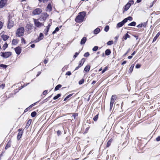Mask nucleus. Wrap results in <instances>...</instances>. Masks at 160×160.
<instances>
[{"label":"nucleus","instance_id":"f704fd0d","mask_svg":"<svg viewBox=\"0 0 160 160\" xmlns=\"http://www.w3.org/2000/svg\"><path fill=\"white\" fill-rule=\"evenodd\" d=\"M32 122V120L31 119H29L28 122H27L26 125V126H28V127L31 124Z\"/></svg>","mask_w":160,"mask_h":160},{"label":"nucleus","instance_id":"bf43d9fd","mask_svg":"<svg viewBox=\"0 0 160 160\" xmlns=\"http://www.w3.org/2000/svg\"><path fill=\"white\" fill-rule=\"evenodd\" d=\"M51 25L50 24V23L47 26L46 28L49 30V28H50V27L51 26Z\"/></svg>","mask_w":160,"mask_h":160},{"label":"nucleus","instance_id":"2eb2a0df","mask_svg":"<svg viewBox=\"0 0 160 160\" xmlns=\"http://www.w3.org/2000/svg\"><path fill=\"white\" fill-rule=\"evenodd\" d=\"M87 40V38L85 37H83L81 39L80 42V44L81 45L85 44Z\"/></svg>","mask_w":160,"mask_h":160},{"label":"nucleus","instance_id":"cd10ccee","mask_svg":"<svg viewBox=\"0 0 160 160\" xmlns=\"http://www.w3.org/2000/svg\"><path fill=\"white\" fill-rule=\"evenodd\" d=\"M136 25V22H135L133 21L131 23H129L128 25L129 26H135Z\"/></svg>","mask_w":160,"mask_h":160},{"label":"nucleus","instance_id":"20e7f679","mask_svg":"<svg viewBox=\"0 0 160 160\" xmlns=\"http://www.w3.org/2000/svg\"><path fill=\"white\" fill-rule=\"evenodd\" d=\"M33 21L34 22V24L35 25V27L34 29H36V28L35 27H37L39 28L41 27V26H43L44 25L42 23H41L40 22L38 19H33Z\"/></svg>","mask_w":160,"mask_h":160},{"label":"nucleus","instance_id":"5fc2aeb1","mask_svg":"<svg viewBox=\"0 0 160 160\" xmlns=\"http://www.w3.org/2000/svg\"><path fill=\"white\" fill-rule=\"evenodd\" d=\"M5 87V84H2L0 86V88H2L3 89Z\"/></svg>","mask_w":160,"mask_h":160},{"label":"nucleus","instance_id":"6ab92c4d","mask_svg":"<svg viewBox=\"0 0 160 160\" xmlns=\"http://www.w3.org/2000/svg\"><path fill=\"white\" fill-rule=\"evenodd\" d=\"M47 11H51L52 10V7L51 4H48L47 6Z\"/></svg>","mask_w":160,"mask_h":160},{"label":"nucleus","instance_id":"e2e57ef3","mask_svg":"<svg viewBox=\"0 0 160 160\" xmlns=\"http://www.w3.org/2000/svg\"><path fill=\"white\" fill-rule=\"evenodd\" d=\"M110 145V142L109 141L107 143V147H108Z\"/></svg>","mask_w":160,"mask_h":160},{"label":"nucleus","instance_id":"09e8293b","mask_svg":"<svg viewBox=\"0 0 160 160\" xmlns=\"http://www.w3.org/2000/svg\"><path fill=\"white\" fill-rule=\"evenodd\" d=\"M85 61V59L84 58H82L81 60L80 61V62H82V63L83 64L84 62Z\"/></svg>","mask_w":160,"mask_h":160},{"label":"nucleus","instance_id":"c756f323","mask_svg":"<svg viewBox=\"0 0 160 160\" xmlns=\"http://www.w3.org/2000/svg\"><path fill=\"white\" fill-rule=\"evenodd\" d=\"M8 46V44L6 43L5 44H4L2 47V48L3 49V50H5V49L7 48Z\"/></svg>","mask_w":160,"mask_h":160},{"label":"nucleus","instance_id":"4468645a","mask_svg":"<svg viewBox=\"0 0 160 160\" xmlns=\"http://www.w3.org/2000/svg\"><path fill=\"white\" fill-rule=\"evenodd\" d=\"M131 4L129 2L128 3L124 6V10L125 11H127L130 8L131 6Z\"/></svg>","mask_w":160,"mask_h":160},{"label":"nucleus","instance_id":"58836bf2","mask_svg":"<svg viewBox=\"0 0 160 160\" xmlns=\"http://www.w3.org/2000/svg\"><path fill=\"white\" fill-rule=\"evenodd\" d=\"M0 67L3 68H6L7 67V66L5 64H0Z\"/></svg>","mask_w":160,"mask_h":160},{"label":"nucleus","instance_id":"de8ad7c7","mask_svg":"<svg viewBox=\"0 0 160 160\" xmlns=\"http://www.w3.org/2000/svg\"><path fill=\"white\" fill-rule=\"evenodd\" d=\"M141 67V65L139 64H137L136 65L135 67L137 68H139Z\"/></svg>","mask_w":160,"mask_h":160},{"label":"nucleus","instance_id":"f8f14e48","mask_svg":"<svg viewBox=\"0 0 160 160\" xmlns=\"http://www.w3.org/2000/svg\"><path fill=\"white\" fill-rule=\"evenodd\" d=\"M116 98L117 97L116 95H112L111 98L110 103H114Z\"/></svg>","mask_w":160,"mask_h":160},{"label":"nucleus","instance_id":"423d86ee","mask_svg":"<svg viewBox=\"0 0 160 160\" xmlns=\"http://www.w3.org/2000/svg\"><path fill=\"white\" fill-rule=\"evenodd\" d=\"M25 28L27 32H28L33 29V26L32 24H27Z\"/></svg>","mask_w":160,"mask_h":160},{"label":"nucleus","instance_id":"c85d7f7f","mask_svg":"<svg viewBox=\"0 0 160 160\" xmlns=\"http://www.w3.org/2000/svg\"><path fill=\"white\" fill-rule=\"evenodd\" d=\"M61 96V94H58L56 96H55L54 97L53 99L54 100H56L58 98L60 97Z\"/></svg>","mask_w":160,"mask_h":160},{"label":"nucleus","instance_id":"69168bd1","mask_svg":"<svg viewBox=\"0 0 160 160\" xmlns=\"http://www.w3.org/2000/svg\"><path fill=\"white\" fill-rule=\"evenodd\" d=\"M49 99L48 98H46V99H44V100H43V102H47V101H48V100H49Z\"/></svg>","mask_w":160,"mask_h":160},{"label":"nucleus","instance_id":"79ce46f5","mask_svg":"<svg viewBox=\"0 0 160 160\" xmlns=\"http://www.w3.org/2000/svg\"><path fill=\"white\" fill-rule=\"evenodd\" d=\"M21 41L22 42H23L24 44H26V41L23 38H21Z\"/></svg>","mask_w":160,"mask_h":160},{"label":"nucleus","instance_id":"412c9836","mask_svg":"<svg viewBox=\"0 0 160 160\" xmlns=\"http://www.w3.org/2000/svg\"><path fill=\"white\" fill-rule=\"evenodd\" d=\"M160 35V32H158L156 35V36L154 37V38L153 40V42H154L158 38V37Z\"/></svg>","mask_w":160,"mask_h":160},{"label":"nucleus","instance_id":"473e14b6","mask_svg":"<svg viewBox=\"0 0 160 160\" xmlns=\"http://www.w3.org/2000/svg\"><path fill=\"white\" fill-rule=\"evenodd\" d=\"M84 80L83 79H82L79 81L78 83L79 85H81L83 84L84 83Z\"/></svg>","mask_w":160,"mask_h":160},{"label":"nucleus","instance_id":"37998d69","mask_svg":"<svg viewBox=\"0 0 160 160\" xmlns=\"http://www.w3.org/2000/svg\"><path fill=\"white\" fill-rule=\"evenodd\" d=\"M78 116V113H73L72 116L74 117V119H75L76 117V116Z\"/></svg>","mask_w":160,"mask_h":160},{"label":"nucleus","instance_id":"9d476101","mask_svg":"<svg viewBox=\"0 0 160 160\" xmlns=\"http://www.w3.org/2000/svg\"><path fill=\"white\" fill-rule=\"evenodd\" d=\"M18 130L19 133L17 136V139L18 140L21 138L23 132L22 130L20 129H18Z\"/></svg>","mask_w":160,"mask_h":160},{"label":"nucleus","instance_id":"a18cd8bd","mask_svg":"<svg viewBox=\"0 0 160 160\" xmlns=\"http://www.w3.org/2000/svg\"><path fill=\"white\" fill-rule=\"evenodd\" d=\"M108 69L107 67H105L104 68V69L102 71V73H104Z\"/></svg>","mask_w":160,"mask_h":160},{"label":"nucleus","instance_id":"39448f33","mask_svg":"<svg viewBox=\"0 0 160 160\" xmlns=\"http://www.w3.org/2000/svg\"><path fill=\"white\" fill-rule=\"evenodd\" d=\"M42 11L40 8H37L32 11V13L34 15H39L41 13Z\"/></svg>","mask_w":160,"mask_h":160},{"label":"nucleus","instance_id":"13d9d810","mask_svg":"<svg viewBox=\"0 0 160 160\" xmlns=\"http://www.w3.org/2000/svg\"><path fill=\"white\" fill-rule=\"evenodd\" d=\"M156 140L157 141H160V136H158L156 138Z\"/></svg>","mask_w":160,"mask_h":160},{"label":"nucleus","instance_id":"338daca9","mask_svg":"<svg viewBox=\"0 0 160 160\" xmlns=\"http://www.w3.org/2000/svg\"><path fill=\"white\" fill-rule=\"evenodd\" d=\"M59 29L58 28V27H57L55 29V30L57 32L59 30Z\"/></svg>","mask_w":160,"mask_h":160},{"label":"nucleus","instance_id":"2f4dec72","mask_svg":"<svg viewBox=\"0 0 160 160\" xmlns=\"http://www.w3.org/2000/svg\"><path fill=\"white\" fill-rule=\"evenodd\" d=\"M134 67V65L132 64L131 67H130L129 69V71L130 72H131L133 70V68Z\"/></svg>","mask_w":160,"mask_h":160},{"label":"nucleus","instance_id":"a19ab883","mask_svg":"<svg viewBox=\"0 0 160 160\" xmlns=\"http://www.w3.org/2000/svg\"><path fill=\"white\" fill-rule=\"evenodd\" d=\"M90 55V54L88 52H87L84 53V56L85 57H88Z\"/></svg>","mask_w":160,"mask_h":160},{"label":"nucleus","instance_id":"b1692460","mask_svg":"<svg viewBox=\"0 0 160 160\" xmlns=\"http://www.w3.org/2000/svg\"><path fill=\"white\" fill-rule=\"evenodd\" d=\"M132 18L131 16H129L128 17V18H125L124 19V20H126V22L127 21H128V20H129V21H132Z\"/></svg>","mask_w":160,"mask_h":160},{"label":"nucleus","instance_id":"ea45409f","mask_svg":"<svg viewBox=\"0 0 160 160\" xmlns=\"http://www.w3.org/2000/svg\"><path fill=\"white\" fill-rule=\"evenodd\" d=\"M49 30L47 29H44V34L46 36L48 35V32L49 31Z\"/></svg>","mask_w":160,"mask_h":160},{"label":"nucleus","instance_id":"bb28decb","mask_svg":"<svg viewBox=\"0 0 160 160\" xmlns=\"http://www.w3.org/2000/svg\"><path fill=\"white\" fill-rule=\"evenodd\" d=\"M11 146V143L10 142H8L6 145V146L5 147V149H8Z\"/></svg>","mask_w":160,"mask_h":160},{"label":"nucleus","instance_id":"8fccbe9b","mask_svg":"<svg viewBox=\"0 0 160 160\" xmlns=\"http://www.w3.org/2000/svg\"><path fill=\"white\" fill-rule=\"evenodd\" d=\"M71 74V73L70 71H68L66 73V75L68 76H70Z\"/></svg>","mask_w":160,"mask_h":160},{"label":"nucleus","instance_id":"9b49d317","mask_svg":"<svg viewBox=\"0 0 160 160\" xmlns=\"http://www.w3.org/2000/svg\"><path fill=\"white\" fill-rule=\"evenodd\" d=\"M15 51L18 55H19L21 52V49L19 47H16L15 48Z\"/></svg>","mask_w":160,"mask_h":160},{"label":"nucleus","instance_id":"0eeeda50","mask_svg":"<svg viewBox=\"0 0 160 160\" xmlns=\"http://www.w3.org/2000/svg\"><path fill=\"white\" fill-rule=\"evenodd\" d=\"M7 2V0H1L0 1V8H2L6 5Z\"/></svg>","mask_w":160,"mask_h":160},{"label":"nucleus","instance_id":"3c124183","mask_svg":"<svg viewBox=\"0 0 160 160\" xmlns=\"http://www.w3.org/2000/svg\"><path fill=\"white\" fill-rule=\"evenodd\" d=\"M48 90H45L42 93V94L43 95H46L47 93Z\"/></svg>","mask_w":160,"mask_h":160},{"label":"nucleus","instance_id":"7ed1b4c3","mask_svg":"<svg viewBox=\"0 0 160 160\" xmlns=\"http://www.w3.org/2000/svg\"><path fill=\"white\" fill-rule=\"evenodd\" d=\"M12 55V52H1L0 56L4 58H7Z\"/></svg>","mask_w":160,"mask_h":160},{"label":"nucleus","instance_id":"6e6d98bb","mask_svg":"<svg viewBox=\"0 0 160 160\" xmlns=\"http://www.w3.org/2000/svg\"><path fill=\"white\" fill-rule=\"evenodd\" d=\"M130 49L129 48L127 52L124 54V56H126L130 51Z\"/></svg>","mask_w":160,"mask_h":160},{"label":"nucleus","instance_id":"f3484780","mask_svg":"<svg viewBox=\"0 0 160 160\" xmlns=\"http://www.w3.org/2000/svg\"><path fill=\"white\" fill-rule=\"evenodd\" d=\"M1 37L4 41H5L8 38L9 36L6 35H3L1 36Z\"/></svg>","mask_w":160,"mask_h":160},{"label":"nucleus","instance_id":"49530a36","mask_svg":"<svg viewBox=\"0 0 160 160\" xmlns=\"http://www.w3.org/2000/svg\"><path fill=\"white\" fill-rule=\"evenodd\" d=\"M143 24H142V23H141L139 24L137 26V27L138 28H141L142 27Z\"/></svg>","mask_w":160,"mask_h":160},{"label":"nucleus","instance_id":"7c9ffc66","mask_svg":"<svg viewBox=\"0 0 160 160\" xmlns=\"http://www.w3.org/2000/svg\"><path fill=\"white\" fill-rule=\"evenodd\" d=\"M37 114V113L36 112L34 111L32 112L31 113V116L33 118L35 117Z\"/></svg>","mask_w":160,"mask_h":160},{"label":"nucleus","instance_id":"393cba45","mask_svg":"<svg viewBox=\"0 0 160 160\" xmlns=\"http://www.w3.org/2000/svg\"><path fill=\"white\" fill-rule=\"evenodd\" d=\"M100 31V28H97L94 30V34H98Z\"/></svg>","mask_w":160,"mask_h":160},{"label":"nucleus","instance_id":"603ef678","mask_svg":"<svg viewBox=\"0 0 160 160\" xmlns=\"http://www.w3.org/2000/svg\"><path fill=\"white\" fill-rule=\"evenodd\" d=\"M113 103H111L110 102V110H111L112 108L113 105Z\"/></svg>","mask_w":160,"mask_h":160},{"label":"nucleus","instance_id":"72a5a7b5","mask_svg":"<svg viewBox=\"0 0 160 160\" xmlns=\"http://www.w3.org/2000/svg\"><path fill=\"white\" fill-rule=\"evenodd\" d=\"M98 118V114H97L93 118V120L94 121H96Z\"/></svg>","mask_w":160,"mask_h":160},{"label":"nucleus","instance_id":"4c0bfd02","mask_svg":"<svg viewBox=\"0 0 160 160\" xmlns=\"http://www.w3.org/2000/svg\"><path fill=\"white\" fill-rule=\"evenodd\" d=\"M98 47L97 46H95L94 47V48H92V50L93 51H96L98 49Z\"/></svg>","mask_w":160,"mask_h":160},{"label":"nucleus","instance_id":"a211bd4d","mask_svg":"<svg viewBox=\"0 0 160 160\" xmlns=\"http://www.w3.org/2000/svg\"><path fill=\"white\" fill-rule=\"evenodd\" d=\"M111 53V50L110 49H106L105 52V54L107 56L109 55Z\"/></svg>","mask_w":160,"mask_h":160},{"label":"nucleus","instance_id":"f257e3e1","mask_svg":"<svg viewBox=\"0 0 160 160\" xmlns=\"http://www.w3.org/2000/svg\"><path fill=\"white\" fill-rule=\"evenodd\" d=\"M86 13L84 11L80 12L75 19L76 22L78 23L82 22L84 20Z\"/></svg>","mask_w":160,"mask_h":160},{"label":"nucleus","instance_id":"aec40b11","mask_svg":"<svg viewBox=\"0 0 160 160\" xmlns=\"http://www.w3.org/2000/svg\"><path fill=\"white\" fill-rule=\"evenodd\" d=\"M61 87L62 85L61 84H58L57 85L55 88L54 91H55L59 90Z\"/></svg>","mask_w":160,"mask_h":160},{"label":"nucleus","instance_id":"4be33fe9","mask_svg":"<svg viewBox=\"0 0 160 160\" xmlns=\"http://www.w3.org/2000/svg\"><path fill=\"white\" fill-rule=\"evenodd\" d=\"M43 35L42 33L41 32L40 34L39 35L38 38V39H39V40H41L43 39Z\"/></svg>","mask_w":160,"mask_h":160},{"label":"nucleus","instance_id":"680f3d73","mask_svg":"<svg viewBox=\"0 0 160 160\" xmlns=\"http://www.w3.org/2000/svg\"><path fill=\"white\" fill-rule=\"evenodd\" d=\"M83 64L82 63V62H80V61L79 66L81 67L83 65Z\"/></svg>","mask_w":160,"mask_h":160},{"label":"nucleus","instance_id":"864d4df0","mask_svg":"<svg viewBox=\"0 0 160 160\" xmlns=\"http://www.w3.org/2000/svg\"><path fill=\"white\" fill-rule=\"evenodd\" d=\"M61 132L60 130H58V131L57 132V134L58 136H59V135H60L61 134Z\"/></svg>","mask_w":160,"mask_h":160},{"label":"nucleus","instance_id":"c9c22d12","mask_svg":"<svg viewBox=\"0 0 160 160\" xmlns=\"http://www.w3.org/2000/svg\"><path fill=\"white\" fill-rule=\"evenodd\" d=\"M109 29V27L108 26H106L104 28V31L106 32H108Z\"/></svg>","mask_w":160,"mask_h":160},{"label":"nucleus","instance_id":"f03ea898","mask_svg":"<svg viewBox=\"0 0 160 160\" xmlns=\"http://www.w3.org/2000/svg\"><path fill=\"white\" fill-rule=\"evenodd\" d=\"M24 31V28L23 27H21L19 28L17 30L16 32V36L20 37L23 35Z\"/></svg>","mask_w":160,"mask_h":160},{"label":"nucleus","instance_id":"a878e982","mask_svg":"<svg viewBox=\"0 0 160 160\" xmlns=\"http://www.w3.org/2000/svg\"><path fill=\"white\" fill-rule=\"evenodd\" d=\"M130 36L127 33L123 37V38L124 40H126L128 38H130Z\"/></svg>","mask_w":160,"mask_h":160},{"label":"nucleus","instance_id":"6e6552de","mask_svg":"<svg viewBox=\"0 0 160 160\" xmlns=\"http://www.w3.org/2000/svg\"><path fill=\"white\" fill-rule=\"evenodd\" d=\"M125 21H126V20H124L123 19L122 22L118 23L117 24V28H119L123 26L126 23Z\"/></svg>","mask_w":160,"mask_h":160},{"label":"nucleus","instance_id":"e433bc0d","mask_svg":"<svg viewBox=\"0 0 160 160\" xmlns=\"http://www.w3.org/2000/svg\"><path fill=\"white\" fill-rule=\"evenodd\" d=\"M113 42L112 41H108L107 43V44L108 45H111L113 44Z\"/></svg>","mask_w":160,"mask_h":160},{"label":"nucleus","instance_id":"0e129e2a","mask_svg":"<svg viewBox=\"0 0 160 160\" xmlns=\"http://www.w3.org/2000/svg\"><path fill=\"white\" fill-rule=\"evenodd\" d=\"M73 94V93L70 94L67 96V98H69Z\"/></svg>","mask_w":160,"mask_h":160},{"label":"nucleus","instance_id":"dca6fc26","mask_svg":"<svg viewBox=\"0 0 160 160\" xmlns=\"http://www.w3.org/2000/svg\"><path fill=\"white\" fill-rule=\"evenodd\" d=\"M19 40L18 39H13L12 41V44L13 45H16L17 44Z\"/></svg>","mask_w":160,"mask_h":160},{"label":"nucleus","instance_id":"c03bdc74","mask_svg":"<svg viewBox=\"0 0 160 160\" xmlns=\"http://www.w3.org/2000/svg\"><path fill=\"white\" fill-rule=\"evenodd\" d=\"M79 52H76L73 56V58H76L77 57L78 55L79 54Z\"/></svg>","mask_w":160,"mask_h":160},{"label":"nucleus","instance_id":"052dcab7","mask_svg":"<svg viewBox=\"0 0 160 160\" xmlns=\"http://www.w3.org/2000/svg\"><path fill=\"white\" fill-rule=\"evenodd\" d=\"M142 24H143L142 26H143L144 27H145L146 26L147 23V22H144V23H142Z\"/></svg>","mask_w":160,"mask_h":160},{"label":"nucleus","instance_id":"774afa93","mask_svg":"<svg viewBox=\"0 0 160 160\" xmlns=\"http://www.w3.org/2000/svg\"><path fill=\"white\" fill-rule=\"evenodd\" d=\"M48 61L47 60H46V59H45L43 61V62L45 64H46L48 62Z\"/></svg>","mask_w":160,"mask_h":160},{"label":"nucleus","instance_id":"4d7b16f0","mask_svg":"<svg viewBox=\"0 0 160 160\" xmlns=\"http://www.w3.org/2000/svg\"><path fill=\"white\" fill-rule=\"evenodd\" d=\"M3 23L2 22L0 21V30L2 28Z\"/></svg>","mask_w":160,"mask_h":160},{"label":"nucleus","instance_id":"ddd939ff","mask_svg":"<svg viewBox=\"0 0 160 160\" xmlns=\"http://www.w3.org/2000/svg\"><path fill=\"white\" fill-rule=\"evenodd\" d=\"M48 16V14H47V13L46 12L42 13L41 16V17L42 18V19L44 21L46 19Z\"/></svg>","mask_w":160,"mask_h":160},{"label":"nucleus","instance_id":"5701e85b","mask_svg":"<svg viewBox=\"0 0 160 160\" xmlns=\"http://www.w3.org/2000/svg\"><path fill=\"white\" fill-rule=\"evenodd\" d=\"M90 67L89 66H86L84 68V71L87 72H88L90 70Z\"/></svg>","mask_w":160,"mask_h":160},{"label":"nucleus","instance_id":"1a4fd4ad","mask_svg":"<svg viewBox=\"0 0 160 160\" xmlns=\"http://www.w3.org/2000/svg\"><path fill=\"white\" fill-rule=\"evenodd\" d=\"M14 25V23L13 21L10 20V19H9L8 21V28L10 29L11 28H12Z\"/></svg>","mask_w":160,"mask_h":160}]
</instances>
